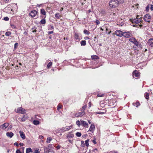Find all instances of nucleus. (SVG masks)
<instances>
[{"label":"nucleus","instance_id":"1","mask_svg":"<svg viewBox=\"0 0 153 153\" xmlns=\"http://www.w3.org/2000/svg\"><path fill=\"white\" fill-rule=\"evenodd\" d=\"M13 7L17 8V6L16 4H10L4 9V11L8 13L11 14H14V12L16 11L17 8H16V9L14 8L13 9Z\"/></svg>","mask_w":153,"mask_h":153},{"label":"nucleus","instance_id":"2","mask_svg":"<svg viewBox=\"0 0 153 153\" xmlns=\"http://www.w3.org/2000/svg\"><path fill=\"white\" fill-rule=\"evenodd\" d=\"M118 5V1L117 0H111L109 2V5L111 7H117Z\"/></svg>","mask_w":153,"mask_h":153},{"label":"nucleus","instance_id":"3","mask_svg":"<svg viewBox=\"0 0 153 153\" xmlns=\"http://www.w3.org/2000/svg\"><path fill=\"white\" fill-rule=\"evenodd\" d=\"M86 108V105H85L84 106L82 107L81 111L79 112L78 113H76L75 114V116L76 117H78L79 116H82L84 115L85 114V112L84 111L85 109Z\"/></svg>","mask_w":153,"mask_h":153},{"label":"nucleus","instance_id":"4","mask_svg":"<svg viewBox=\"0 0 153 153\" xmlns=\"http://www.w3.org/2000/svg\"><path fill=\"white\" fill-rule=\"evenodd\" d=\"M141 19L140 18L134 19L131 22V24L134 27H135L136 25L138 24L141 22Z\"/></svg>","mask_w":153,"mask_h":153},{"label":"nucleus","instance_id":"5","mask_svg":"<svg viewBox=\"0 0 153 153\" xmlns=\"http://www.w3.org/2000/svg\"><path fill=\"white\" fill-rule=\"evenodd\" d=\"M132 35L131 33V31H127L123 32V36L125 37L126 38H130L132 36Z\"/></svg>","mask_w":153,"mask_h":153},{"label":"nucleus","instance_id":"6","mask_svg":"<svg viewBox=\"0 0 153 153\" xmlns=\"http://www.w3.org/2000/svg\"><path fill=\"white\" fill-rule=\"evenodd\" d=\"M129 41L133 44L134 45L138 46V43L134 38L131 37L129 39Z\"/></svg>","mask_w":153,"mask_h":153},{"label":"nucleus","instance_id":"7","mask_svg":"<svg viewBox=\"0 0 153 153\" xmlns=\"http://www.w3.org/2000/svg\"><path fill=\"white\" fill-rule=\"evenodd\" d=\"M15 111L18 113L23 114L25 113L26 110L22 107H19L16 110L15 109Z\"/></svg>","mask_w":153,"mask_h":153},{"label":"nucleus","instance_id":"8","mask_svg":"<svg viewBox=\"0 0 153 153\" xmlns=\"http://www.w3.org/2000/svg\"><path fill=\"white\" fill-rule=\"evenodd\" d=\"M72 126L71 125L69 126H66L65 127H63L61 128L60 130L62 132L69 131L72 127Z\"/></svg>","mask_w":153,"mask_h":153},{"label":"nucleus","instance_id":"9","mask_svg":"<svg viewBox=\"0 0 153 153\" xmlns=\"http://www.w3.org/2000/svg\"><path fill=\"white\" fill-rule=\"evenodd\" d=\"M74 33V37L75 39L76 40L79 41L82 39L81 34L79 33H78L77 32H75Z\"/></svg>","mask_w":153,"mask_h":153},{"label":"nucleus","instance_id":"10","mask_svg":"<svg viewBox=\"0 0 153 153\" xmlns=\"http://www.w3.org/2000/svg\"><path fill=\"white\" fill-rule=\"evenodd\" d=\"M151 18V16L149 14H146L144 17V19L146 22H149Z\"/></svg>","mask_w":153,"mask_h":153},{"label":"nucleus","instance_id":"11","mask_svg":"<svg viewBox=\"0 0 153 153\" xmlns=\"http://www.w3.org/2000/svg\"><path fill=\"white\" fill-rule=\"evenodd\" d=\"M123 32L120 30H117L115 32V34L117 36L120 37L123 36Z\"/></svg>","mask_w":153,"mask_h":153},{"label":"nucleus","instance_id":"12","mask_svg":"<svg viewBox=\"0 0 153 153\" xmlns=\"http://www.w3.org/2000/svg\"><path fill=\"white\" fill-rule=\"evenodd\" d=\"M38 13V12L35 10H33L31 11L29 13L30 16L32 17H34Z\"/></svg>","mask_w":153,"mask_h":153},{"label":"nucleus","instance_id":"13","mask_svg":"<svg viewBox=\"0 0 153 153\" xmlns=\"http://www.w3.org/2000/svg\"><path fill=\"white\" fill-rule=\"evenodd\" d=\"M9 126L8 123H6L0 126V128L3 130H5Z\"/></svg>","mask_w":153,"mask_h":153},{"label":"nucleus","instance_id":"14","mask_svg":"<svg viewBox=\"0 0 153 153\" xmlns=\"http://www.w3.org/2000/svg\"><path fill=\"white\" fill-rule=\"evenodd\" d=\"M148 45L151 47H153V38H150L148 40L147 42Z\"/></svg>","mask_w":153,"mask_h":153},{"label":"nucleus","instance_id":"15","mask_svg":"<svg viewBox=\"0 0 153 153\" xmlns=\"http://www.w3.org/2000/svg\"><path fill=\"white\" fill-rule=\"evenodd\" d=\"M74 136V135L72 133V132H68V134H67V136H66V138L67 139L72 138H73Z\"/></svg>","mask_w":153,"mask_h":153},{"label":"nucleus","instance_id":"16","mask_svg":"<svg viewBox=\"0 0 153 153\" xmlns=\"http://www.w3.org/2000/svg\"><path fill=\"white\" fill-rule=\"evenodd\" d=\"M95 128V127L94 125V124H91V125L90 126V128L88 132L91 131V133H93Z\"/></svg>","mask_w":153,"mask_h":153},{"label":"nucleus","instance_id":"17","mask_svg":"<svg viewBox=\"0 0 153 153\" xmlns=\"http://www.w3.org/2000/svg\"><path fill=\"white\" fill-rule=\"evenodd\" d=\"M132 74L134 76L136 77H138L140 76V73L137 70L134 71L133 72Z\"/></svg>","mask_w":153,"mask_h":153},{"label":"nucleus","instance_id":"18","mask_svg":"<svg viewBox=\"0 0 153 153\" xmlns=\"http://www.w3.org/2000/svg\"><path fill=\"white\" fill-rule=\"evenodd\" d=\"M19 132L20 136L23 139H25V134H24V133L22 131H20Z\"/></svg>","mask_w":153,"mask_h":153},{"label":"nucleus","instance_id":"19","mask_svg":"<svg viewBox=\"0 0 153 153\" xmlns=\"http://www.w3.org/2000/svg\"><path fill=\"white\" fill-rule=\"evenodd\" d=\"M14 135L13 133L12 132H7L6 133V135L8 137H10V138L12 137Z\"/></svg>","mask_w":153,"mask_h":153},{"label":"nucleus","instance_id":"20","mask_svg":"<svg viewBox=\"0 0 153 153\" xmlns=\"http://www.w3.org/2000/svg\"><path fill=\"white\" fill-rule=\"evenodd\" d=\"M27 116L26 115H24L21 118V121H25L27 119Z\"/></svg>","mask_w":153,"mask_h":153},{"label":"nucleus","instance_id":"21","mask_svg":"<svg viewBox=\"0 0 153 153\" xmlns=\"http://www.w3.org/2000/svg\"><path fill=\"white\" fill-rule=\"evenodd\" d=\"M33 151L30 148H29L26 149V153H28L29 152H32Z\"/></svg>","mask_w":153,"mask_h":153},{"label":"nucleus","instance_id":"22","mask_svg":"<svg viewBox=\"0 0 153 153\" xmlns=\"http://www.w3.org/2000/svg\"><path fill=\"white\" fill-rule=\"evenodd\" d=\"M52 140V139L51 137H48L47 139L46 142L48 143H49Z\"/></svg>","mask_w":153,"mask_h":153},{"label":"nucleus","instance_id":"23","mask_svg":"<svg viewBox=\"0 0 153 153\" xmlns=\"http://www.w3.org/2000/svg\"><path fill=\"white\" fill-rule=\"evenodd\" d=\"M55 17L57 19H59L61 17L59 13H56L55 15Z\"/></svg>","mask_w":153,"mask_h":153},{"label":"nucleus","instance_id":"24","mask_svg":"<svg viewBox=\"0 0 153 153\" xmlns=\"http://www.w3.org/2000/svg\"><path fill=\"white\" fill-rule=\"evenodd\" d=\"M91 58L93 59H99V57L96 55H93L91 56Z\"/></svg>","mask_w":153,"mask_h":153},{"label":"nucleus","instance_id":"25","mask_svg":"<svg viewBox=\"0 0 153 153\" xmlns=\"http://www.w3.org/2000/svg\"><path fill=\"white\" fill-rule=\"evenodd\" d=\"M33 123L35 125H38L39 124V122L37 120H34L33 121Z\"/></svg>","mask_w":153,"mask_h":153},{"label":"nucleus","instance_id":"26","mask_svg":"<svg viewBox=\"0 0 153 153\" xmlns=\"http://www.w3.org/2000/svg\"><path fill=\"white\" fill-rule=\"evenodd\" d=\"M126 0H117L118 1V4H122L125 3L126 2Z\"/></svg>","mask_w":153,"mask_h":153},{"label":"nucleus","instance_id":"27","mask_svg":"<svg viewBox=\"0 0 153 153\" xmlns=\"http://www.w3.org/2000/svg\"><path fill=\"white\" fill-rule=\"evenodd\" d=\"M80 44L81 46H84L86 45V41L85 40H82L81 41Z\"/></svg>","mask_w":153,"mask_h":153},{"label":"nucleus","instance_id":"28","mask_svg":"<svg viewBox=\"0 0 153 153\" xmlns=\"http://www.w3.org/2000/svg\"><path fill=\"white\" fill-rule=\"evenodd\" d=\"M41 13L42 15H46L45 11L44 9H42L41 10Z\"/></svg>","mask_w":153,"mask_h":153},{"label":"nucleus","instance_id":"29","mask_svg":"<svg viewBox=\"0 0 153 153\" xmlns=\"http://www.w3.org/2000/svg\"><path fill=\"white\" fill-rule=\"evenodd\" d=\"M86 144V140H85L84 142L83 141H81V146L82 147H84L85 146V144Z\"/></svg>","mask_w":153,"mask_h":153},{"label":"nucleus","instance_id":"30","mask_svg":"<svg viewBox=\"0 0 153 153\" xmlns=\"http://www.w3.org/2000/svg\"><path fill=\"white\" fill-rule=\"evenodd\" d=\"M133 105L134 106H135L136 107H137L140 105V104L139 102H137L135 103H133Z\"/></svg>","mask_w":153,"mask_h":153},{"label":"nucleus","instance_id":"31","mask_svg":"<svg viewBox=\"0 0 153 153\" xmlns=\"http://www.w3.org/2000/svg\"><path fill=\"white\" fill-rule=\"evenodd\" d=\"M40 23L41 24H45L46 23V21L45 19H42L40 22Z\"/></svg>","mask_w":153,"mask_h":153},{"label":"nucleus","instance_id":"32","mask_svg":"<svg viewBox=\"0 0 153 153\" xmlns=\"http://www.w3.org/2000/svg\"><path fill=\"white\" fill-rule=\"evenodd\" d=\"M81 124L82 125H83L85 127L86 126V122L85 121H81Z\"/></svg>","mask_w":153,"mask_h":153},{"label":"nucleus","instance_id":"33","mask_svg":"<svg viewBox=\"0 0 153 153\" xmlns=\"http://www.w3.org/2000/svg\"><path fill=\"white\" fill-rule=\"evenodd\" d=\"M11 32L10 31L7 32L5 33V35L6 36H9L10 35H11Z\"/></svg>","mask_w":153,"mask_h":153},{"label":"nucleus","instance_id":"34","mask_svg":"<svg viewBox=\"0 0 153 153\" xmlns=\"http://www.w3.org/2000/svg\"><path fill=\"white\" fill-rule=\"evenodd\" d=\"M37 28L36 27H33L32 29L33 30L32 32L33 33L34 32H36V29Z\"/></svg>","mask_w":153,"mask_h":153},{"label":"nucleus","instance_id":"35","mask_svg":"<svg viewBox=\"0 0 153 153\" xmlns=\"http://www.w3.org/2000/svg\"><path fill=\"white\" fill-rule=\"evenodd\" d=\"M49 148H48L47 147L45 148L44 149V151H46V153H48L49 152Z\"/></svg>","mask_w":153,"mask_h":153},{"label":"nucleus","instance_id":"36","mask_svg":"<svg viewBox=\"0 0 153 153\" xmlns=\"http://www.w3.org/2000/svg\"><path fill=\"white\" fill-rule=\"evenodd\" d=\"M52 62H50L48 63L47 65V67L48 68H50L52 65Z\"/></svg>","mask_w":153,"mask_h":153},{"label":"nucleus","instance_id":"37","mask_svg":"<svg viewBox=\"0 0 153 153\" xmlns=\"http://www.w3.org/2000/svg\"><path fill=\"white\" fill-rule=\"evenodd\" d=\"M81 135V134L79 132H77L76 134V136L78 137H80Z\"/></svg>","mask_w":153,"mask_h":153},{"label":"nucleus","instance_id":"38","mask_svg":"<svg viewBox=\"0 0 153 153\" xmlns=\"http://www.w3.org/2000/svg\"><path fill=\"white\" fill-rule=\"evenodd\" d=\"M146 94V95H145V98L146 99L148 100L149 98V93H145V94Z\"/></svg>","mask_w":153,"mask_h":153},{"label":"nucleus","instance_id":"39","mask_svg":"<svg viewBox=\"0 0 153 153\" xmlns=\"http://www.w3.org/2000/svg\"><path fill=\"white\" fill-rule=\"evenodd\" d=\"M60 129H61V128L56 129L55 131V132L57 133H59V132H62L60 130Z\"/></svg>","mask_w":153,"mask_h":153},{"label":"nucleus","instance_id":"40","mask_svg":"<svg viewBox=\"0 0 153 153\" xmlns=\"http://www.w3.org/2000/svg\"><path fill=\"white\" fill-rule=\"evenodd\" d=\"M10 26L13 29H15L16 28V26L14 24H10Z\"/></svg>","mask_w":153,"mask_h":153},{"label":"nucleus","instance_id":"41","mask_svg":"<svg viewBox=\"0 0 153 153\" xmlns=\"http://www.w3.org/2000/svg\"><path fill=\"white\" fill-rule=\"evenodd\" d=\"M76 123L79 126L80 125V123L79 120L76 121Z\"/></svg>","mask_w":153,"mask_h":153},{"label":"nucleus","instance_id":"42","mask_svg":"<svg viewBox=\"0 0 153 153\" xmlns=\"http://www.w3.org/2000/svg\"><path fill=\"white\" fill-rule=\"evenodd\" d=\"M9 18L8 17H5L3 19L5 21H7L9 20Z\"/></svg>","mask_w":153,"mask_h":153},{"label":"nucleus","instance_id":"43","mask_svg":"<svg viewBox=\"0 0 153 153\" xmlns=\"http://www.w3.org/2000/svg\"><path fill=\"white\" fill-rule=\"evenodd\" d=\"M18 44L17 43H16L14 45V47L15 49H16V47L18 46Z\"/></svg>","mask_w":153,"mask_h":153},{"label":"nucleus","instance_id":"44","mask_svg":"<svg viewBox=\"0 0 153 153\" xmlns=\"http://www.w3.org/2000/svg\"><path fill=\"white\" fill-rule=\"evenodd\" d=\"M35 153H40V152L39 151V149H37L36 150H35Z\"/></svg>","mask_w":153,"mask_h":153},{"label":"nucleus","instance_id":"45","mask_svg":"<svg viewBox=\"0 0 153 153\" xmlns=\"http://www.w3.org/2000/svg\"><path fill=\"white\" fill-rule=\"evenodd\" d=\"M95 22H96V24L97 25H98L100 23V21L97 20H96V21H95Z\"/></svg>","mask_w":153,"mask_h":153},{"label":"nucleus","instance_id":"46","mask_svg":"<svg viewBox=\"0 0 153 153\" xmlns=\"http://www.w3.org/2000/svg\"><path fill=\"white\" fill-rule=\"evenodd\" d=\"M61 108V106L60 105H58L57 106V109L59 110Z\"/></svg>","mask_w":153,"mask_h":153},{"label":"nucleus","instance_id":"47","mask_svg":"<svg viewBox=\"0 0 153 153\" xmlns=\"http://www.w3.org/2000/svg\"><path fill=\"white\" fill-rule=\"evenodd\" d=\"M104 95L103 94H98L97 95V96L99 97H103Z\"/></svg>","mask_w":153,"mask_h":153},{"label":"nucleus","instance_id":"48","mask_svg":"<svg viewBox=\"0 0 153 153\" xmlns=\"http://www.w3.org/2000/svg\"><path fill=\"white\" fill-rule=\"evenodd\" d=\"M16 153H21V152L19 150L17 149L16 151Z\"/></svg>","mask_w":153,"mask_h":153},{"label":"nucleus","instance_id":"49","mask_svg":"<svg viewBox=\"0 0 153 153\" xmlns=\"http://www.w3.org/2000/svg\"><path fill=\"white\" fill-rule=\"evenodd\" d=\"M43 136L42 135L39 136V138L40 139H42L43 138Z\"/></svg>","mask_w":153,"mask_h":153},{"label":"nucleus","instance_id":"50","mask_svg":"<svg viewBox=\"0 0 153 153\" xmlns=\"http://www.w3.org/2000/svg\"><path fill=\"white\" fill-rule=\"evenodd\" d=\"M91 102H90L88 103V107H91Z\"/></svg>","mask_w":153,"mask_h":153},{"label":"nucleus","instance_id":"51","mask_svg":"<svg viewBox=\"0 0 153 153\" xmlns=\"http://www.w3.org/2000/svg\"><path fill=\"white\" fill-rule=\"evenodd\" d=\"M92 141L93 143H94V144H96L97 143L96 141L95 140H92Z\"/></svg>","mask_w":153,"mask_h":153},{"label":"nucleus","instance_id":"52","mask_svg":"<svg viewBox=\"0 0 153 153\" xmlns=\"http://www.w3.org/2000/svg\"><path fill=\"white\" fill-rule=\"evenodd\" d=\"M19 145L20 146H24V144L22 143H20Z\"/></svg>","mask_w":153,"mask_h":153},{"label":"nucleus","instance_id":"53","mask_svg":"<svg viewBox=\"0 0 153 153\" xmlns=\"http://www.w3.org/2000/svg\"><path fill=\"white\" fill-rule=\"evenodd\" d=\"M14 145H16L17 146H18L19 144L18 143L16 142L14 144Z\"/></svg>","mask_w":153,"mask_h":153},{"label":"nucleus","instance_id":"54","mask_svg":"<svg viewBox=\"0 0 153 153\" xmlns=\"http://www.w3.org/2000/svg\"><path fill=\"white\" fill-rule=\"evenodd\" d=\"M89 140H87V146H88L89 145V143H88Z\"/></svg>","mask_w":153,"mask_h":153},{"label":"nucleus","instance_id":"55","mask_svg":"<svg viewBox=\"0 0 153 153\" xmlns=\"http://www.w3.org/2000/svg\"><path fill=\"white\" fill-rule=\"evenodd\" d=\"M53 31H49L48 32V33L49 34H52L53 33Z\"/></svg>","mask_w":153,"mask_h":153},{"label":"nucleus","instance_id":"56","mask_svg":"<svg viewBox=\"0 0 153 153\" xmlns=\"http://www.w3.org/2000/svg\"><path fill=\"white\" fill-rule=\"evenodd\" d=\"M150 9L151 10H153V5H151V7Z\"/></svg>","mask_w":153,"mask_h":153},{"label":"nucleus","instance_id":"57","mask_svg":"<svg viewBox=\"0 0 153 153\" xmlns=\"http://www.w3.org/2000/svg\"><path fill=\"white\" fill-rule=\"evenodd\" d=\"M149 7L148 6H147L146 7V10L147 11H148L149 9Z\"/></svg>","mask_w":153,"mask_h":153},{"label":"nucleus","instance_id":"58","mask_svg":"<svg viewBox=\"0 0 153 153\" xmlns=\"http://www.w3.org/2000/svg\"><path fill=\"white\" fill-rule=\"evenodd\" d=\"M56 149H60V146H57L56 147Z\"/></svg>","mask_w":153,"mask_h":153},{"label":"nucleus","instance_id":"59","mask_svg":"<svg viewBox=\"0 0 153 153\" xmlns=\"http://www.w3.org/2000/svg\"><path fill=\"white\" fill-rule=\"evenodd\" d=\"M9 1V0H4L3 1L5 3H7V2Z\"/></svg>","mask_w":153,"mask_h":153},{"label":"nucleus","instance_id":"60","mask_svg":"<svg viewBox=\"0 0 153 153\" xmlns=\"http://www.w3.org/2000/svg\"><path fill=\"white\" fill-rule=\"evenodd\" d=\"M52 144H49V145H48V147L49 148H51V147H52Z\"/></svg>","mask_w":153,"mask_h":153},{"label":"nucleus","instance_id":"61","mask_svg":"<svg viewBox=\"0 0 153 153\" xmlns=\"http://www.w3.org/2000/svg\"><path fill=\"white\" fill-rule=\"evenodd\" d=\"M68 141L69 142H70V143H72V142H73V141L71 140H68Z\"/></svg>","mask_w":153,"mask_h":153},{"label":"nucleus","instance_id":"62","mask_svg":"<svg viewBox=\"0 0 153 153\" xmlns=\"http://www.w3.org/2000/svg\"><path fill=\"white\" fill-rule=\"evenodd\" d=\"M21 149H22V150L23 151V153H24V149H25L24 147H22V148H21Z\"/></svg>","mask_w":153,"mask_h":153},{"label":"nucleus","instance_id":"63","mask_svg":"<svg viewBox=\"0 0 153 153\" xmlns=\"http://www.w3.org/2000/svg\"><path fill=\"white\" fill-rule=\"evenodd\" d=\"M84 32L85 33H86V30H84Z\"/></svg>","mask_w":153,"mask_h":153},{"label":"nucleus","instance_id":"64","mask_svg":"<svg viewBox=\"0 0 153 153\" xmlns=\"http://www.w3.org/2000/svg\"><path fill=\"white\" fill-rule=\"evenodd\" d=\"M88 121L89 124H91V122L90 120H88Z\"/></svg>","mask_w":153,"mask_h":153}]
</instances>
